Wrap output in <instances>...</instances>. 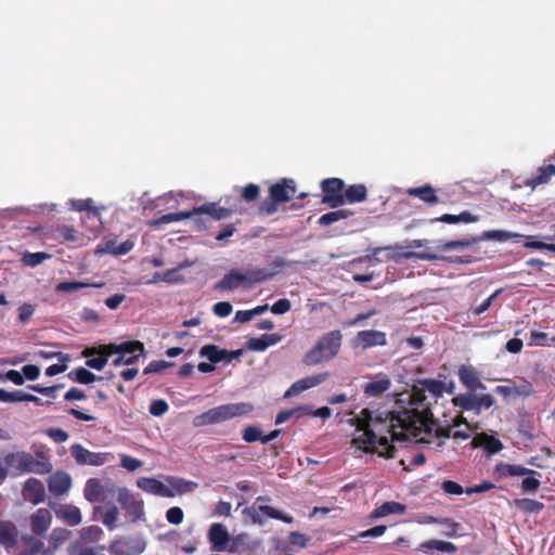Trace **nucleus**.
<instances>
[{
  "label": "nucleus",
  "instance_id": "nucleus-16",
  "mask_svg": "<svg viewBox=\"0 0 555 555\" xmlns=\"http://www.w3.org/2000/svg\"><path fill=\"white\" fill-rule=\"evenodd\" d=\"M137 486L141 490L154 495L163 498H173L176 495V491L155 478L141 477L137 480Z\"/></svg>",
  "mask_w": 555,
  "mask_h": 555
},
{
  "label": "nucleus",
  "instance_id": "nucleus-27",
  "mask_svg": "<svg viewBox=\"0 0 555 555\" xmlns=\"http://www.w3.org/2000/svg\"><path fill=\"white\" fill-rule=\"evenodd\" d=\"M406 511V506L399 502L388 501L374 508L370 517L372 519L382 518L388 515H401Z\"/></svg>",
  "mask_w": 555,
  "mask_h": 555
},
{
  "label": "nucleus",
  "instance_id": "nucleus-53",
  "mask_svg": "<svg viewBox=\"0 0 555 555\" xmlns=\"http://www.w3.org/2000/svg\"><path fill=\"white\" fill-rule=\"evenodd\" d=\"M259 195H260V188H259V185L254 184V183H249L246 186H244L242 190V194H241L242 198L247 203L257 201Z\"/></svg>",
  "mask_w": 555,
  "mask_h": 555
},
{
  "label": "nucleus",
  "instance_id": "nucleus-9",
  "mask_svg": "<svg viewBox=\"0 0 555 555\" xmlns=\"http://www.w3.org/2000/svg\"><path fill=\"white\" fill-rule=\"evenodd\" d=\"M208 540L211 544V550L216 552H236L237 546L236 542H233L231 545L228 546V543L230 541V534L225 527L221 524H212L208 531Z\"/></svg>",
  "mask_w": 555,
  "mask_h": 555
},
{
  "label": "nucleus",
  "instance_id": "nucleus-58",
  "mask_svg": "<svg viewBox=\"0 0 555 555\" xmlns=\"http://www.w3.org/2000/svg\"><path fill=\"white\" fill-rule=\"evenodd\" d=\"M502 288L496 289L487 299H485L479 306L472 309L474 315H480L486 312L492 305V301L502 293Z\"/></svg>",
  "mask_w": 555,
  "mask_h": 555
},
{
  "label": "nucleus",
  "instance_id": "nucleus-55",
  "mask_svg": "<svg viewBox=\"0 0 555 555\" xmlns=\"http://www.w3.org/2000/svg\"><path fill=\"white\" fill-rule=\"evenodd\" d=\"M118 508L116 506H111L106 509L102 517V522L109 529L113 530L116 527V521L118 519Z\"/></svg>",
  "mask_w": 555,
  "mask_h": 555
},
{
  "label": "nucleus",
  "instance_id": "nucleus-51",
  "mask_svg": "<svg viewBox=\"0 0 555 555\" xmlns=\"http://www.w3.org/2000/svg\"><path fill=\"white\" fill-rule=\"evenodd\" d=\"M25 391L23 390H14V391H7L3 388H0V401L1 402H24L25 399Z\"/></svg>",
  "mask_w": 555,
  "mask_h": 555
},
{
  "label": "nucleus",
  "instance_id": "nucleus-5",
  "mask_svg": "<svg viewBox=\"0 0 555 555\" xmlns=\"http://www.w3.org/2000/svg\"><path fill=\"white\" fill-rule=\"evenodd\" d=\"M5 465L20 473H36V474H46L51 469V465L46 462H40L36 460L28 452H15L9 453L4 456Z\"/></svg>",
  "mask_w": 555,
  "mask_h": 555
},
{
  "label": "nucleus",
  "instance_id": "nucleus-45",
  "mask_svg": "<svg viewBox=\"0 0 555 555\" xmlns=\"http://www.w3.org/2000/svg\"><path fill=\"white\" fill-rule=\"evenodd\" d=\"M107 352L108 351L106 345L101 346L99 357L88 359L86 361V365L96 371L103 370L108 361V358L112 356L107 354Z\"/></svg>",
  "mask_w": 555,
  "mask_h": 555
},
{
  "label": "nucleus",
  "instance_id": "nucleus-28",
  "mask_svg": "<svg viewBox=\"0 0 555 555\" xmlns=\"http://www.w3.org/2000/svg\"><path fill=\"white\" fill-rule=\"evenodd\" d=\"M281 335L279 334H264L260 337H251L246 343V346L249 350L253 351H264L270 346L278 344L281 340Z\"/></svg>",
  "mask_w": 555,
  "mask_h": 555
},
{
  "label": "nucleus",
  "instance_id": "nucleus-6",
  "mask_svg": "<svg viewBox=\"0 0 555 555\" xmlns=\"http://www.w3.org/2000/svg\"><path fill=\"white\" fill-rule=\"evenodd\" d=\"M494 472L501 477L526 476L521 481V489L525 492H537L541 481L535 478L538 472L521 465L500 462L495 465Z\"/></svg>",
  "mask_w": 555,
  "mask_h": 555
},
{
  "label": "nucleus",
  "instance_id": "nucleus-8",
  "mask_svg": "<svg viewBox=\"0 0 555 555\" xmlns=\"http://www.w3.org/2000/svg\"><path fill=\"white\" fill-rule=\"evenodd\" d=\"M346 184L339 178H327L321 182L323 193L322 203L331 208H337L344 205L343 196Z\"/></svg>",
  "mask_w": 555,
  "mask_h": 555
},
{
  "label": "nucleus",
  "instance_id": "nucleus-3",
  "mask_svg": "<svg viewBox=\"0 0 555 555\" xmlns=\"http://www.w3.org/2000/svg\"><path fill=\"white\" fill-rule=\"evenodd\" d=\"M254 411V405L250 402H237L222 404L206 412L196 415L193 418L195 427H204L208 425L219 424L234 417L248 415Z\"/></svg>",
  "mask_w": 555,
  "mask_h": 555
},
{
  "label": "nucleus",
  "instance_id": "nucleus-24",
  "mask_svg": "<svg viewBox=\"0 0 555 555\" xmlns=\"http://www.w3.org/2000/svg\"><path fill=\"white\" fill-rule=\"evenodd\" d=\"M193 215L205 214L210 216L214 220H223L232 216L234 212L231 208L221 207L218 203H208L193 208Z\"/></svg>",
  "mask_w": 555,
  "mask_h": 555
},
{
  "label": "nucleus",
  "instance_id": "nucleus-62",
  "mask_svg": "<svg viewBox=\"0 0 555 555\" xmlns=\"http://www.w3.org/2000/svg\"><path fill=\"white\" fill-rule=\"evenodd\" d=\"M422 385L424 386V388L429 391L430 393H433L434 396H441L442 392H443V387H444V384L440 380H436V379H424Z\"/></svg>",
  "mask_w": 555,
  "mask_h": 555
},
{
  "label": "nucleus",
  "instance_id": "nucleus-42",
  "mask_svg": "<svg viewBox=\"0 0 555 555\" xmlns=\"http://www.w3.org/2000/svg\"><path fill=\"white\" fill-rule=\"evenodd\" d=\"M72 207L77 211H88V217H100L101 209L93 206L91 198L74 199L72 201Z\"/></svg>",
  "mask_w": 555,
  "mask_h": 555
},
{
  "label": "nucleus",
  "instance_id": "nucleus-56",
  "mask_svg": "<svg viewBox=\"0 0 555 555\" xmlns=\"http://www.w3.org/2000/svg\"><path fill=\"white\" fill-rule=\"evenodd\" d=\"M69 555H99L94 547L86 546L82 541H77L69 547Z\"/></svg>",
  "mask_w": 555,
  "mask_h": 555
},
{
  "label": "nucleus",
  "instance_id": "nucleus-46",
  "mask_svg": "<svg viewBox=\"0 0 555 555\" xmlns=\"http://www.w3.org/2000/svg\"><path fill=\"white\" fill-rule=\"evenodd\" d=\"M51 258V255L44 251L29 253L26 251L22 257V262L28 267H37L44 260Z\"/></svg>",
  "mask_w": 555,
  "mask_h": 555
},
{
  "label": "nucleus",
  "instance_id": "nucleus-50",
  "mask_svg": "<svg viewBox=\"0 0 555 555\" xmlns=\"http://www.w3.org/2000/svg\"><path fill=\"white\" fill-rule=\"evenodd\" d=\"M103 531L98 526H89L80 530V539L82 541L95 542L99 541Z\"/></svg>",
  "mask_w": 555,
  "mask_h": 555
},
{
  "label": "nucleus",
  "instance_id": "nucleus-48",
  "mask_svg": "<svg viewBox=\"0 0 555 555\" xmlns=\"http://www.w3.org/2000/svg\"><path fill=\"white\" fill-rule=\"evenodd\" d=\"M477 243H478L477 237L469 236V237H465L463 240L448 241V242L443 243L440 248H441V250L447 251V250H452V249H457V248L470 247Z\"/></svg>",
  "mask_w": 555,
  "mask_h": 555
},
{
  "label": "nucleus",
  "instance_id": "nucleus-25",
  "mask_svg": "<svg viewBox=\"0 0 555 555\" xmlns=\"http://www.w3.org/2000/svg\"><path fill=\"white\" fill-rule=\"evenodd\" d=\"M18 542V530L9 520H0V544L7 550L13 548Z\"/></svg>",
  "mask_w": 555,
  "mask_h": 555
},
{
  "label": "nucleus",
  "instance_id": "nucleus-20",
  "mask_svg": "<svg viewBox=\"0 0 555 555\" xmlns=\"http://www.w3.org/2000/svg\"><path fill=\"white\" fill-rule=\"evenodd\" d=\"M72 487V478L69 474L57 470L48 479V489L53 495H62Z\"/></svg>",
  "mask_w": 555,
  "mask_h": 555
},
{
  "label": "nucleus",
  "instance_id": "nucleus-41",
  "mask_svg": "<svg viewBox=\"0 0 555 555\" xmlns=\"http://www.w3.org/2000/svg\"><path fill=\"white\" fill-rule=\"evenodd\" d=\"M22 542L24 545L22 555H37L43 547V542L33 535H24Z\"/></svg>",
  "mask_w": 555,
  "mask_h": 555
},
{
  "label": "nucleus",
  "instance_id": "nucleus-4",
  "mask_svg": "<svg viewBox=\"0 0 555 555\" xmlns=\"http://www.w3.org/2000/svg\"><path fill=\"white\" fill-rule=\"evenodd\" d=\"M296 194V183L292 179H282L269 188V198L261 203L259 210L266 215H273L278 206L289 202Z\"/></svg>",
  "mask_w": 555,
  "mask_h": 555
},
{
  "label": "nucleus",
  "instance_id": "nucleus-21",
  "mask_svg": "<svg viewBox=\"0 0 555 555\" xmlns=\"http://www.w3.org/2000/svg\"><path fill=\"white\" fill-rule=\"evenodd\" d=\"M457 375L462 385L469 390L468 392L486 388L475 369L470 365L462 364L459 367Z\"/></svg>",
  "mask_w": 555,
  "mask_h": 555
},
{
  "label": "nucleus",
  "instance_id": "nucleus-35",
  "mask_svg": "<svg viewBox=\"0 0 555 555\" xmlns=\"http://www.w3.org/2000/svg\"><path fill=\"white\" fill-rule=\"evenodd\" d=\"M477 220L478 216L472 215L469 211L464 210L460 215L444 214L440 217L431 219L430 222H444L449 224H454L459 222L472 223L476 222Z\"/></svg>",
  "mask_w": 555,
  "mask_h": 555
},
{
  "label": "nucleus",
  "instance_id": "nucleus-14",
  "mask_svg": "<svg viewBox=\"0 0 555 555\" xmlns=\"http://www.w3.org/2000/svg\"><path fill=\"white\" fill-rule=\"evenodd\" d=\"M118 503L132 517L140 518L143 515V501L131 493L128 489H119Z\"/></svg>",
  "mask_w": 555,
  "mask_h": 555
},
{
  "label": "nucleus",
  "instance_id": "nucleus-64",
  "mask_svg": "<svg viewBox=\"0 0 555 555\" xmlns=\"http://www.w3.org/2000/svg\"><path fill=\"white\" fill-rule=\"evenodd\" d=\"M233 310L232 305L229 301H219L214 305L212 312L219 318H227Z\"/></svg>",
  "mask_w": 555,
  "mask_h": 555
},
{
  "label": "nucleus",
  "instance_id": "nucleus-31",
  "mask_svg": "<svg viewBox=\"0 0 555 555\" xmlns=\"http://www.w3.org/2000/svg\"><path fill=\"white\" fill-rule=\"evenodd\" d=\"M406 193L410 196L418 197L421 201L430 206L439 203V198L436 194L435 189L429 184H425L418 188H410L406 190Z\"/></svg>",
  "mask_w": 555,
  "mask_h": 555
},
{
  "label": "nucleus",
  "instance_id": "nucleus-60",
  "mask_svg": "<svg viewBox=\"0 0 555 555\" xmlns=\"http://www.w3.org/2000/svg\"><path fill=\"white\" fill-rule=\"evenodd\" d=\"M171 365H173V363L166 362L164 360H154L145 366L143 374L149 375L153 373H159Z\"/></svg>",
  "mask_w": 555,
  "mask_h": 555
},
{
  "label": "nucleus",
  "instance_id": "nucleus-40",
  "mask_svg": "<svg viewBox=\"0 0 555 555\" xmlns=\"http://www.w3.org/2000/svg\"><path fill=\"white\" fill-rule=\"evenodd\" d=\"M352 215H353L352 211L349 209L334 210V211H330V212L322 215L319 218L318 223L322 227H328V225H331L341 219H346Z\"/></svg>",
  "mask_w": 555,
  "mask_h": 555
},
{
  "label": "nucleus",
  "instance_id": "nucleus-7",
  "mask_svg": "<svg viewBox=\"0 0 555 555\" xmlns=\"http://www.w3.org/2000/svg\"><path fill=\"white\" fill-rule=\"evenodd\" d=\"M452 402L455 406L464 411H474L478 415L481 410L490 409L495 403V399L489 393L475 395L470 391L455 396Z\"/></svg>",
  "mask_w": 555,
  "mask_h": 555
},
{
  "label": "nucleus",
  "instance_id": "nucleus-32",
  "mask_svg": "<svg viewBox=\"0 0 555 555\" xmlns=\"http://www.w3.org/2000/svg\"><path fill=\"white\" fill-rule=\"evenodd\" d=\"M367 197V189L364 184H351L344 189V204H354L364 202Z\"/></svg>",
  "mask_w": 555,
  "mask_h": 555
},
{
  "label": "nucleus",
  "instance_id": "nucleus-17",
  "mask_svg": "<svg viewBox=\"0 0 555 555\" xmlns=\"http://www.w3.org/2000/svg\"><path fill=\"white\" fill-rule=\"evenodd\" d=\"M52 522V514L48 508H38L30 516V529L36 535L42 537L49 530Z\"/></svg>",
  "mask_w": 555,
  "mask_h": 555
},
{
  "label": "nucleus",
  "instance_id": "nucleus-13",
  "mask_svg": "<svg viewBox=\"0 0 555 555\" xmlns=\"http://www.w3.org/2000/svg\"><path fill=\"white\" fill-rule=\"evenodd\" d=\"M241 354V350L229 351L212 344L205 345L199 350V356L207 358L211 363H219L221 361L231 362L232 360L240 358Z\"/></svg>",
  "mask_w": 555,
  "mask_h": 555
},
{
  "label": "nucleus",
  "instance_id": "nucleus-11",
  "mask_svg": "<svg viewBox=\"0 0 555 555\" xmlns=\"http://www.w3.org/2000/svg\"><path fill=\"white\" fill-rule=\"evenodd\" d=\"M356 348L369 349L377 346L387 345V335L385 332L376 330H365L357 333L352 340Z\"/></svg>",
  "mask_w": 555,
  "mask_h": 555
},
{
  "label": "nucleus",
  "instance_id": "nucleus-15",
  "mask_svg": "<svg viewBox=\"0 0 555 555\" xmlns=\"http://www.w3.org/2000/svg\"><path fill=\"white\" fill-rule=\"evenodd\" d=\"M72 455L77 464L101 466L106 461L104 453H94L83 448L81 444H74L72 447Z\"/></svg>",
  "mask_w": 555,
  "mask_h": 555
},
{
  "label": "nucleus",
  "instance_id": "nucleus-10",
  "mask_svg": "<svg viewBox=\"0 0 555 555\" xmlns=\"http://www.w3.org/2000/svg\"><path fill=\"white\" fill-rule=\"evenodd\" d=\"M145 550V542L140 537H125L115 540L109 552L114 555H139Z\"/></svg>",
  "mask_w": 555,
  "mask_h": 555
},
{
  "label": "nucleus",
  "instance_id": "nucleus-37",
  "mask_svg": "<svg viewBox=\"0 0 555 555\" xmlns=\"http://www.w3.org/2000/svg\"><path fill=\"white\" fill-rule=\"evenodd\" d=\"M524 235L518 233H512L503 230H490L485 231L480 236H477L478 242L481 241H499L505 242L511 238H521Z\"/></svg>",
  "mask_w": 555,
  "mask_h": 555
},
{
  "label": "nucleus",
  "instance_id": "nucleus-47",
  "mask_svg": "<svg viewBox=\"0 0 555 555\" xmlns=\"http://www.w3.org/2000/svg\"><path fill=\"white\" fill-rule=\"evenodd\" d=\"M244 274L247 275V281L255 284L271 280L276 274V271L270 272L266 269H254Z\"/></svg>",
  "mask_w": 555,
  "mask_h": 555
},
{
  "label": "nucleus",
  "instance_id": "nucleus-36",
  "mask_svg": "<svg viewBox=\"0 0 555 555\" xmlns=\"http://www.w3.org/2000/svg\"><path fill=\"white\" fill-rule=\"evenodd\" d=\"M51 236L63 242L74 243L78 240L77 230L73 225L57 224L51 229Z\"/></svg>",
  "mask_w": 555,
  "mask_h": 555
},
{
  "label": "nucleus",
  "instance_id": "nucleus-52",
  "mask_svg": "<svg viewBox=\"0 0 555 555\" xmlns=\"http://www.w3.org/2000/svg\"><path fill=\"white\" fill-rule=\"evenodd\" d=\"M262 431L257 426H247L242 433L243 440L249 443L258 440L262 442Z\"/></svg>",
  "mask_w": 555,
  "mask_h": 555
},
{
  "label": "nucleus",
  "instance_id": "nucleus-2",
  "mask_svg": "<svg viewBox=\"0 0 555 555\" xmlns=\"http://www.w3.org/2000/svg\"><path fill=\"white\" fill-rule=\"evenodd\" d=\"M343 334L339 330L331 331L322 335L315 345L305 353L304 364L307 366L318 365L335 358L341 347Z\"/></svg>",
  "mask_w": 555,
  "mask_h": 555
},
{
  "label": "nucleus",
  "instance_id": "nucleus-49",
  "mask_svg": "<svg viewBox=\"0 0 555 555\" xmlns=\"http://www.w3.org/2000/svg\"><path fill=\"white\" fill-rule=\"evenodd\" d=\"M89 286H94V287H99L101 286V284H90V283H85V282H61L56 285L55 289L57 292H63V293H73V292H76V291H79V289H82V288H86V287H89Z\"/></svg>",
  "mask_w": 555,
  "mask_h": 555
},
{
  "label": "nucleus",
  "instance_id": "nucleus-22",
  "mask_svg": "<svg viewBox=\"0 0 555 555\" xmlns=\"http://www.w3.org/2000/svg\"><path fill=\"white\" fill-rule=\"evenodd\" d=\"M23 493L26 500L34 505L42 503L46 499V489L43 483L37 478H29L23 489Z\"/></svg>",
  "mask_w": 555,
  "mask_h": 555
},
{
  "label": "nucleus",
  "instance_id": "nucleus-12",
  "mask_svg": "<svg viewBox=\"0 0 555 555\" xmlns=\"http://www.w3.org/2000/svg\"><path fill=\"white\" fill-rule=\"evenodd\" d=\"M244 514L248 515L254 524L262 525L263 519L260 514H262L266 517L282 520L286 524H291L293 521V517L289 515H285L281 513L280 511L275 509L272 506L269 505H261L259 504L256 507L249 508L246 507L244 509Z\"/></svg>",
  "mask_w": 555,
  "mask_h": 555
},
{
  "label": "nucleus",
  "instance_id": "nucleus-33",
  "mask_svg": "<svg viewBox=\"0 0 555 555\" xmlns=\"http://www.w3.org/2000/svg\"><path fill=\"white\" fill-rule=\"evenodd\" d=\"M104 493V487L102 482L96 478H90L87 480L83 496L90 503H96L101 501V496Z\"/></svg>",
  "mask_w": 555,
  "mask_h": 555
},
{
  "label": "nucleus",
  "instance_id": "nucleus-34",
  "mask_svg": "<svg viewBox=\"0 0 555 555\" xmlns=\"http://www.w3.org/2000/svg\"><path fill=\"white\" fill-rule=\"evenodd\" d=\"M391 382L387 376L378 377L364 386V393L369 397H378L389 390Z\"/></svg>",
  "mask_w": 555,
  "mask_h": 555
},
{
  "label": "nucleus",
  "instance_id": "nucleus-18",
  "mask_svg": "<svg viewBox=\"0 0 555 555\" xmlns=\"http://www.w3.org/2000/svg\"><path fill=\"white\" fill-rule=\"evenodd\" d=\"M107 354H140L141 357H145V347L144 344L140 340H128L120 344H107Z\"/></svg>",
  "mask_w": 555,
  "mask_h": 555
},
{
  "label": "nucleus",
  "instance_id": "nucleus-19",
  "mask_svg": "<svg viewBox=\"0 0 555 555\" xmlns=\"http://www.w3.org/2000/svg\"><path fill=\"white\" fill-rule=\"evenodd\" d=\"M472 448H482L489 454L499 453L503 449V443L499 438L486 433L476 434L470 442Z\"/></svg>",
  "mask_w": 555,
  "mask_h": 555
},
{
  "label": "nucleus",
  "instance_id": "nucleus-61",
  "mask_svg": "<svg viewBox=\"0 0 555 555\" xmlns=\"http://www.w3.org/2000/svg\"><path fill=\"white\" fill-rule=\"evenodd\" d=\"M169 410L168 403L164 399L153 400L149 411L153 416H162Z\"/></svg>",
  "mask_w": 555,
  "mask_h": 555
},
{
  "label": "nucleus",
  "instance_id": "nucleus-29",
  "mask_svg": "<svg viewBox=\"0 0 555 555\" xmlns=\"http://www.w3.org/2000/svg\"><path fill=\"white\" fill-rule=\"evenodd\" d=\"M246 281L247 275L238 271L232 270L215 285V288L221 291H233L236 289L243 282Z\"/></svg>",
  "mask_w": 555,
  "mask_h": 555
},
{
  "label": "nucleus",
  "instance_id": "nucleus-23",
  "mask_svg": "<svg viewBox=\"0 0 555 555\" xmlns=\"http://www.w3.org/2000/svg\"><path fill=\"white\" fill-rule=\"evenodd\" d=\"M54 513L57 519L70 527L79 525L82 520L80 509L73 504H61L54 508Z\"/></svg>",
  "mask_w": 555,
  "mask_h": 555
},
{
  "label": "nucleus",
  "instance_id": "nucleus-39",
  "mask_svg": "<svg viewBox=\"0 0 555 555\" xmlns=\"http://www.w3.org/2000/svg\"><path fill=\"white\" fill-rule=\"evenodd\" d=\"M68 377L79 384L88 385L96 379H102V377H98L95 374H93L91 371L85 369V367H78L68 373Z\"/></svg>",
  "mask_w": 555,
  "mask_h": 555
},
{
  "label": "nucleus",
  "instance_id": "nucleus-30",
  "mask_svg": "<svg viewBox=\"0 0 555 555\" xmlns=\"http://www.w3.org/2000/svg\"><path fill=\"white\" fill-rule=\"evenodd\" d=\"M553 176H555V165L548 164L541 166L537 169V172L527 180L526 185L534 189L538 185L547 183Z\"/></svg>",
  "mask_w": 555,
  "mask_h": 555
},
{
  "label": "nucleus",
  "instance_id": "nucleus-43",
  "mask_svg": "<svg viewBox=\"0 0 555 555\" xmlns=\"http://www.w3.org/2000/svg\"><path fill=\"white\" fill-rule=\"evenodd\" d=\"M133 246L134 244L130 240H127L120 244L109 240L105 243V250L109 254L121 256L128 254L133 248Z\"/></svg>",
  "mask_w": 555,
  "mask_h": 555
},
{
  "label": "nucleus",
  "instance_id": "nucleus-38",
  "mask_svg": "<svg viewBox=\"0 0 555 555\" xmlns=\"http://www.w3.org/2000/svg\"><path fill=\"white\" fill-rule=\"evenodd\" d=\"M193 216L191 211H181V212H169L160 216L157 219L150 221V227L159 228L162 224H167L171 222H177L183 219H188Z\"/></svg>",
  "mask_w": 555,
  "mask_h": 555
},
{
  "label": "nucleus",
  "instance_id": "nucleus-59",
  "mask_svg": "<svg viewBox=\"0 0 555 555\" xmlns=\"http://www.w3.org/2000/svg\"><path fill=\"white\" fill-rule=\"evenodd\" d=\"M513 391L516 397H530L534 393L533 386L528 380H522L519 385L514 384Z\"/></svg>",
  "mask_w": 555,
  "mask_h": 555
},
{
  "label": "nucleus",
  "instance_id": "nucleus-57",
  "mask_svg": "<svg viewBox=\"0 0 555 555\" xmlns=\"http://www.w3.org/2000/svg\"><path fill=\"white\" fill-rule=\"evenodd\" d=\"M548 335L544 332L531 331L529 336V346H550Z\"/></svg>",
  "mask_w": 555,
  "mask_h": 555
},
{
  "label": "nucleus",
  "instance_id": "nucleus-44",
  "mask_svg": "<svg viewBox=\"0 0 555 555\" xmlns=\"http://www.w3.org/2000/svg\"><path fill=\"white\" fill-rule=\"evenodd\" d=\"M514 504L525 513H539L544 508V504L532 499H516Z\"/></svg>",
  "mask_w": 555,
  "mask_h": 555
},
{
  "label": "nucleus",
  "instance_id": "nucleus-54",
  "mask_svg": "<svg viewBox=\"0 0 555 555\" xmlns=\"http://www.w3.org/2000/svg\"><path fill=\"white\" fill-rule=\"evenodd\" d=\"M69 534L70 532L65 528H55L50 534V543L57 547L68 539Z\"/></svg>",
  "mask_w": 555,
  "mask_h": 555
},
{
  "label": "nucleus",
  "instance_id": "nucleus-63",
  "mask_svg": "<svg viewBox=\"0 0 555 555\" xmlns=\"http://www.w3.org/2000/svg\"><path fill=\"white\" fill-rule=\"evenodd\" d=\"M183 517H184L183 511L178 506L170 507L166 512V519L168 522H170L172 525L181 524L183 521Z\"/></svg>",
  "mask_w": 555,
  "mask_h": 555
},
{
  "label": "nucleus",
  "instance_id": "nucleus-1",
  "mask_svg": "<svg viewBox=\"0 0 555 555\" xmlns=\"http://www.w3.org/2000/svg\"><path fill=\"white\" fill-rule=\"evenodd\" d=\"M359 433L351 443L365 453L377 454L385 459L396 455L393 442L417 439L421 433L436 437L452 438L453 426L441 427L433 417L429 408L403 409L400 412L377 413L363 409L359 416L350 420Z\"/></svg>",
  "mask_w": 555,
  "mask_h": 555
},
{
  "label": "nucleus",
  "instance_id": "nucleus-26",
  "mask_svg": "<svg viewBox=\"0 0 555 555\" xmlns=\"http://www.w3.org/2000/svg\"><path fill=\"white\" fill-rule=\"evenodd\" d=\"M457 547L452 542L442 541V540H428L418 545L416 551L423 552L425 554H433L435 551L442 553H454Z\"/></svg>",
  "mask_w": 555,
  "mask_h": 555
}]
</instances>
